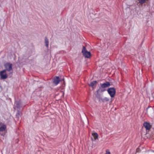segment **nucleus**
Listing matches in <instances>:
<instances>
[{"label": "nucleus", "mask_w": 154, "mask_h": 154, "mask_svg": "<svg viewBox=\"0 0 154 154\" xmlns=\"http://www.w3.org/2000/svg\"><path fill=\"white\" fill-rule=\"evenodd\" d=\"M83 55L85 57L89 58L91 56V53L90 52L88 51L86 49L85 47L83 46V48L82 51Z\"/></svg>", "instance_id": "f257e3e1"}, {"label": "nucleus", "mask_w": 154, "mask_h": 154, "mask_svg": "<svg viewBox=\"0 0 154 154\" xmlns=\"http://www.w3.org/2000/svg\"><path fill=\"white\" fill-rule=\"evenodd\" d=\"M107 91L111 97H113L115 96L116 93V90L114 88H108Z\"/></svg>", "instance_id": "f03ea898"}, {"label": "nucleus", "mask_w": 154, "mask_h": 154, "mask_svg": "<svg viewBox=\"0 0 154 154\" xmlns=\"http://www.w3.org/2000/svg\"><path fill=\"white\" fill-rule=\"evenodd\" d=\"M4 66L6 69V70L10 71L12 69V64L9 63H6L4 64Z\"/></svg>", "instance_id": "7ed1b4c3"}, {"label": "nucleus", "mask_w": 154, "mask_h": 154, "mask_svg": "<svg viewBox=\"0 0 154 154\" xmlns=\"http://www.w3.org/2000/svg\"><path fill=\"white\" fill-rule=\"evenodd\" d=\"M6 72V70L5 69L1 71L0 72V75L2 79H5L7 78L8 76L7 74L6 73L4 74V73H5Z\"/></svg>", "instance_id": "20e7f679"}, {"label": "nucleus", "mask_w": 154, "mask_h": 154, "mask_svg": "<svg viewBox=\"0 0 154 154\" xmlns=\"http://www.w3.org/2000/svg\"><path fill=\"white\" fill-rule=\"evenodd\" d=\"M14 106L18 109V110H20V108L22 107L21 102L20 101H16L14 103Z\"/></svg>", "instance_id": "39448f33"}, {"label": "nucleus", "mask_w": 154, "mask_h": 154, "mask_svg": "<svg viewBox=\"0 0 154 154\" xmlns=\"http://www.w3.org/2000/svg\"><path fill=\"white\" fill-rule=\"evenodd\" d=\"M60 81V78L58 76H55L53 79V82L56 85L59 83Z\"/></svg>", "instance_id": "423d86ee"}, {"label": "nucleus", "mask_w": 154, "mask_h": 154, "mask_svg": "<svg viewBox=\"0 0 154 154\" xmlns=\"http://www.w3.org/2000/svg\"><path fill=\"white\" fill-rule=\"evenodd\" d=\"M100 85L101 86L102 88H104L105 89H106V88L110 86L111 85V84L109 82H106L103 84H100Z\"/></svg>", "instance_id": "0eeeda50"}, {"label": "nucleus", "mask_w": 154, "mask_h": 154, "mask_svg": "<svg viewBox=\"0 0 154 154\" xmlns=\"http://www.w3.org/2000/svg\"><path fill=\"white\" fill-rule=\"evenodd\" d=\"M6 128V125L0 122V132L5 131Z\"/></svg>", "instance_id": "6e6552de"}, {"label": "nucleus", "mask_w": 154, "mask_h": 154, "mask_svg": "<svg viewBox=\"0 0 154 154\" xmlns=\"http://www.w3.org/2000/svg\"><path fill=\"white\" fill-rule=\"evenodd\" d=\"M143 126L146 128V130H149L151 127V126L149 123L146 122L143 123Z\"/></svg>", "instance_id": "1a4fd4ad"}, {"label": "nucleus", "mask_w": 154, "mask_h": 154, "mask_svg": "<svg viewBox=\"0 0 154 154\" xmlns=\"http://www.w3.org/2000/svg\"><path fill=\"white\" fill-rule=\"evenodd\" d=\"M96 93L95 94V97L99 100V101H100L102 98L100 94H99V92H97V91H96Z\"/></svg>", "instance_id": "9d476101"}, {"label": "nucleus", "mask_w": 154, "mask_h": 154, "mask_svg": "<svg viewBox=\"0 0 154 154\" xmlns=\"http://www.w3.org/2000/svg\"><path fill=\"white\" fill-rule=\"evenodd\" d=\"M107 90L106 89L102 88L101 86L100 85V86L99 87V89H98L97 91L99 92L102 93L107 91Z\"/></svg>", "instance_id": "9b49d317"}, {"label": "nucleus", "mask_w": 154, "mask_h": 154, "mask_svg": "<svg viewBox=\"0 0 154 154\" xmlns=\"http://www.w3.org/2000/svg\"><path fill=\"white\" fill-rule=\"evenodd\" d=\"M45 46L47 48H48L49 45V41L48 38L46 37L45 38Z\"/></svg>", "instance_id": "f8f14e48"}, {"label": "nucleus", "mask_w": 154, "mask_h": 154, "mask_svg": "<svg viewBox=\"0 0 154 154\" xmlns=\"http://www.w3.org/2000/svg\"><path fill=\"white\" fill-rule=\"evenodd\" d=\"M97 83V81H94L93 82H91L90 84H89V86H90L91 87H93V86L94 85L96 84Z\"/></svg>", "instance_id": "ddd939ff"}, {"label": "nucleus", "mask_w": 154, "mask_h": 154, "mask_svg": "<svg viewBox=\"0 0 154 154\" xmlns=\"http://www.w3.org/2000/svg\"><path fill=\"white\" fill-rule=\"evenodd\" d=\"M147 0H137L138 1V3L140 4L141 5H143Z\"/></svg>", "instance_id": "4468645a"}, {"label": "nucleus", "mask_w": 154, "mask_h": 154, "mask_svg": "<svg viewBox=\"0 0 154 154\" xmlns=\"http://www.w3.org/2000/svg\"><path fill=\"white\" fill-rule=\"evenodd\" d=\"M20 115V110H17V112L16 114V117L17 119V120H18L19 119V117Z\"/></svg>", "instance_id": "2eb2a0df"}, {"label": "nucleus", "mask_w": 154, "mask_h": 154, "mask_svg": "<svg viewBox=\"0 0 154 154\" xmlns=\"http://www.w3.org/2000/svg\"><path fill=\"white\" fill-rule=\"evenodd\" d=\"M109 100L108 98L105 97L103 99L102 98L101 101H102L103 102H108Z\"/></svg>", "instance_id": "dca6fc26"}, {"label": "nucleus", "mask_w": 154, "mask_h": 154, "mask_svg": "<svg viewBox=\"0 0 154 154\" xmlns=\"http://www.w3.org/2000/svg\"><path fill=\"white\" fill-rule=\"evenodd\" d=\"M92 135H93L95 140H96L97 139V138L98 135L97 133H94L93 134H92Z\"/></svg>", "instance_id": "f3484780"}]
</instances>
